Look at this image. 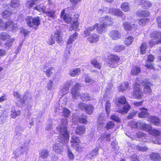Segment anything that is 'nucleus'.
<instances>
[{"instance_id":"nucleus-31","label":"nucleus","mask_w":161,"mask_h":161,"mask_svg":"<svg viewBox=\"0 0 161 161\" xmlns=\"http://www.w3.org/2000/svg\"><path fill=\"white\" fill-rule=\"evenodd\" d=\"M142 111L139 113L138 114V116L140 118L148 117L149 116V114L147 112V109L145 108H142Z\"/></svg>"},{"instance_id":"nucleus-42","label":"nucleus","mask_w":161,"mask_h":161,"mask_svg":"<svg viewBox=\"0 0 161 161\" xmlns=\"http://www.w3.org/2000/svg\"><path fill=\"white\" fill-rule=\"evenodd\" d=\"M66 98H64L63 100L61 98L60 99L59 105H61V108H56L55 111L56 112H59L62 109V107L66 104Z\"/></svg>"},{"instance_id":"nucleus-36","label":"nucleus","mask_w":161,"mask_h":161,"mask_svg":"<svg viewBox=\"0 0 161 161\" xmlns=\"http://www.w3.org/2000/svg\"><path fill=\"white\" fill-rule=\"evenodd\" d=\"M63 147L60 146L59 144L56 143L53 145V148L54 151L58 153H60L63 151Z\"/></svg>"},{"instance_id":"nucleus-54","label":"nucleus","mask_w":161,"mask_h":161,"mask_svg":"<svg viewBox=\"0 0 161 161\" xmlns=\"http://www.w3.org/2000/svg\"><path fill=\"white\" fill-rule=\"evenodd\" d=\"M148 21V19L144 18L141 19L139 20V24L141 26H144Z\"/></svg>"},{"instance_id":"nucleus-46","label":"nucleus","mask_w":161,"mask_h":161,"mask_svg":"<svg viewBox=\"0 0 161 161\" xmlns=\"http://www.w3.org/2000/svg\"><path fill=\"white\" fill-rule=\"evenodd\" d=\"M68 87L64 85L61 87L60 93L62 95H65L68 93Z\"/></svg>"},{"instance_id":"nucleus-18","label":"nucleus","mask_w":161,"mask_h":161,"mask_svg":"<svg viewBox=\"0 0 161 161\" xmlns=\"http://www.w3.org/2000/svg\"><path fill=\"white\" fill-rule=\"evenodd\" d=\"M123 27L125 30L130 31L132 30H135V29L137 27V25L134 24L131 25L127 22H125L123 24Z\"/></svg>"},{"instance_id":"nucleus-21","label":"nucleus","mask_w":161,"mask_h":161,"mask_svg":"<svg viewBox=\"0 0 161 161\" xmlns=\"http://www.w3.org/2000/svg\"><path fill=\"white\" fill-rule=\"evenodd\" d=\"M21 112L20 110L17 109V107H13L11 111V117L13 119L15 118L17 116H19L20 115Z\"/></svg>"},{"instance_id":"nucleus-15","label":"nucleus","mask_w":161,"mask_h":161,"mask_svg":"<svg viewBox=\"0 0 161 161\" xmlns=\"http://www.w3.org/2000/svg\"><path fill=\"white\" fill-rule=\"evenodd\" d=\"M109 36L114 40H118L122 36L120 32L116 30L111 31L109 33Z\"/></svg>"},{"instance_id":"nucleus-2","label":"nucleus","mask_w":161,"mask_h":161,"mask_svg":"<svg viewBox=\"0 0 161 161\" xmlns=\"http://www.w3.org/2000/svg\"><path fill=\"white\" fill-rule=\"evenodd\" d=\"M100 24L97 23V26L96 30L97 32L100 34L105 32V28L107 25H111L113 24V19L110 17L107 16L102 18L100 19Z\"/></svg>"},{"instance_id":"nucleus-20","label":"nucleus","mask_w":161,"mask_h":161,"mask_svg":"<svg viewBox=\"0 0 161 161\" xmlns=\"http://www.w3.org/2000/svg\"><path fill=\"white\" fill-rule=\"evenodd\" d=\"M65 9H63L61 13V17L65 22L69 23L71 21L70 16L67 14H65Z\"/></svg>"},{"instance_id":"nucleus-25","label":"nucleus","mask_w":161,"mask_h":161,"mask_svg":"<svg viewBox=\"0 0 161 161\" xmlns=\"http://www.w3.org/2000/svg\"><path fill=\"white\" fill-rule=\"evenodd\" d=\"M40 0H30L28 1L27 3V6L29 8H31L34 5L37 4L39 2ZM48 3L50 5L52 3V2L50 0H47Z\"/></svg>"},{"instance_id":"nucleus-63","label":"nucleus","mask_w":161,"mask_h":161,"mask_svg":"<svg viewBox=\"0 0 161 161\" xmlns=\"http://www.w3.org/2000/svg\"><path fill=\"white\" fill-rule=\"evenodd\" d=\"M111 119L115 121L119 122L120 121L119 118L115 115H113L111 116Z\"/></svg>"},{"instance_id":"nucleus-11","label":"nucleus","mask_w":161,"mask_h":161,"mask_svg":"<svg viewBox=\"0 0 161 161\" xmlns=\"http://www.w3.org/2000/svg\"><path fill=\"white\" fill-rule=\"evenodd\" d=\"M133 96L138 99L142 98L143 96V94L141 89L140 85L138 83H135V84H133Z\"/></svg>"},{"instance_id":"nucleus-14","label":"nucleus","mask_w":161,"mask_h":161,"mask_svg":"<svg viewBox=\"0 0 161 161\" xmlns=\"http://www.w3.org/2000/svg\"><path fill=\"white\" fill-rule=\"evenodd\" d=\"M142 85L144 86V91L145 92L147 93H150L152 91L150 89V87L152 86L151 83L147 79H144L142 82Z\"/></svg>"},{"instance_id":"nucleus-43","label":"nucleus","mask_w":161,"mask_h":161,"mask_svg":"<svg viewBox=\"0 0 161 161\" xmlns=\"http://www.w3.org/2000/svg\"><path fill=\"white\" fill-rule=\"evenodd\" d=\"M86 118V116L83 114H82L81 116L79 118H77L76 120H78L80 123L86 124L87 123Z\"/></svg>"},{"instance_id":"nucleus-27","label":"nucleus","mask_w":161,"mask_h":161,"mask_svg":"<svg viewBox=\"0 0 161 161\" xmlns=\"http://www.w3.org/2000/svg\"><path fill=\"white\" fill-rule=\"evenodd\" d=\"M85 130V126H78L76 128L75 133L77 135H82L84 133Z\"/></svg>"},{"instance_id":"nucleus-29","label":"nucleus","mask_w":161,"mask_h":161,"mask_svg":"<svg viewBox=\"0 0 161 161\" xmlns=\"http://www.w3.org/2000/svg\"><path fill=\"white\" fill-rule=\"evenodd\" d=\"M80 73V69L79 68H75L71 69L69 72V74L73 77H75L79 75Z\"/></svg>"},{"instance_id":"nucleus-56","label":"nucleus","mask_w":161,"mask_h":161,"mask_svg":"<svg viewBox=\"0 0 161 161\" xmlns=\"http://www.w3.org/2000/svg\"><path fill=\"white\" fill-rule=\"evenodd\" d=\"M114 126V122L112 121H110L107 124L106 128L107 129H112L113 128Z\"/></svg>"},{"instance_id":"nucleus-52","label":"nucleus","mask_w":161,"mask_h":161,"mask_svg":"<svg viewBox=\"0 0 161 161\" xmlns=\"http://www.w3.org/2000/svg\"><path fill=\"white\" fill-rule=\"evenodd\" d=\"M147 48V45L145 43L143 42L142 43L141 47H140V52L142 54H144L145 53L146 49Z\"/></svg>"},{"instance_id":"nucleus-39","label":"nucleus","mask_w":161,"mask_h":161,"mask_svg":"<svg viewBox=\"0 0 161 161\" xmlns=\"http://www.w3.org/2000/svg\"><path fill=\"white\" fill-rule=\"evenodd\" d=\"M149 121L156 126L159 124L160 120L157 117L155 116L151 117L149 119Z\"/></svg>"},{"instance_id":"nucleus-34","label":"nucleus","mask_w":161,"mask_h":161,"mask_svg":"<svg viewBox=\"0 0 161 161\" xmlns=\"http://www.w3.org/2000/svg\"><path fill=\"white\" fill-rule=\"evenodd\" d=\"M71 144L77 150H80L82 148L81 146V143L79 142H71Z\"/></svg>"},{"instance_id":"nucleus-35","label":"nucleus","mask_w":161,"mask_h":161,"mask_svg":"<svg viewBox=\"0 0 161 161\" xmlns=\"http://www.w3.org/2000/svg\"><path fill=\"white\" fill-rule=\"evenodd\" d=\"M152 127L149 130H147L148 131L149 134L154 136H158L161 134V132L159 130L155 129H151Z\"/></svg>"},{"instance_id":"nucleus-13","label":"nucleus","mask_w":161,"mask_h":161,"mask_svg":"<svg viewBox=\"0 0 161 161\" xmlns=\"http://www.w3.org/2000/svg\"><path fill=\"white\" fill-rule=\"evenodd\" d=\"M16 28V26L15 24L10 21L6 22L4 23L1 19H0V29L4 30L6 29H14Z\"/></svg>"},{"instance_id":"nucleus-61","label":"nucleus","mask_w":161,"mask_h":161,"mask_svg":"<svg viewBox=\"0 0 161 161\" xmlns=\"http://www.w3.org/2000/svg\"><path fill=\"white\" fill-rule=\"evenodd\" d=\"M79 108L82 110H85L86 105L84 103H80L78 104Z\"/></svg>"},{"instance_id":"nucleus-45","label":"nucleus","mask_w":161,"mask_h":161,"mask_svg":"<svg viewBox=\"0 0 161 161\" xmlns=\"http://www.w3.org/2000/svg\"><path fill=\"white\" fill-rule=\"evenodd\" d=\"M94 108L92 105H87L85 110L89 114H91L93 113Z\"/></svg>"},{"instance_id":"nucleus-17","label":"nucleus","mask_w":161,"mask_h":161,"mask_svg":"<svg viewBox=\"0 0 161 161\" xmlns=\"http://www.w3.org/2000/svg\"><path fill=\"white\" fill-rule=\"evenodd\" d=\"M99 39V36L97 33L92 34L87 38V40L92 43H95Z\"/></svg>"},{"instance_id":"nucleus-30","label":"nucleus","mask_w":161,"mask_h":161,"mask_svg":"<svg viewBox=\"0 0 161 161\" xmlns=\"http://www.w3.org/2000/svg\"><path fill=\"white\" fill-rule=\"evenodd\" d=\"M134 40L133 37L131 36H129L126 37L124 40V44L128 46L131 44Z\"/></svg>"},{"instance_id":"nucleus-16","label":"nucleus","mask_w":161,"mask_h":161,"mask_svg":"<svg viewBox=\"0 0 161 161\" xmlns=\"http://www.w3.org/2000/svg\"><path fill=\"white\" fill-rule=\"evenodd\" d=\"M154 57L152 55H148L147 56V59L146 61L145 66L148 69H154L152 64V62L154 60Z\"/></svg>"},{"instance_id":"nucleus-55","label":"nucleus","mask_w":161,"mask_h":161,"mask_svg":"<svg viewBox=\"0 0 161 161\" xmlns=\"http://www.w3.org/2000/svg\"><path fill=\"white\" fill-rule=\"evenodd\" d=\"M68 156L69 160H73L75 158V156L71 150L70 149H68Z\"/></svg>"},{"instance_id":"nucleus-41","label":"nucleus","mask_w":161,"mask_h":161,"mask_svg":"<svg viewBox=\"0 0 161 161\" xmlns=\"http://www.w3.org/2000/svg\"><path fill=\"white\" fill-rule=\"evenodd\" d=\"M91 63L95 68L98 69H100L101 68V64L97 60L95 59H92L91 61Z\"/></svg>"},{"instance_id":"nucleus-58","label":"nucleus","mask_w":161,"mask_h":161,"mask_svg":"<svg viewBox=\"0 0 161 161\" xmlns=\"http://www.w3.org/2000/svg\"><path fill=\"white\" fill-rule=\"evenodd\" d=\"M97 23H96L94 25H92V26H89L86 29L91 32H92L94 31L96 28H97Z\"/></svg>"},{"instance_id":"nucleus-22","label":"nucleus","mask_w":161,"mask_h":161,"mask_svg":"<svg viewBox=\"0 0 161 161\" xmlns=\"http://www.w3.org/2000/svg\"><path fill=\"white\" fill-rule=\"evenodd\" d=\"M108 11L109 12V13L119 17L122 16L123 14V12L119 8H111Z\"/></svg>"},{"instance_id":"nucleus-47","label":"nucleus","mask_w":161,"mask_h":161,"mask_svg":"<svg viewBox=\"0 0 161 161\" xmlns=\"http://www.w3.org/2000/svg\"><path fill=\"white\" fill-rule=\"evenodd\" d=\"M129 85L128 83L125 82L122 84L119 87V90L122 92L126 90Z\"/></svg>"},{"instance_id":"nucleus-19","label":"nucleus","mask_w":161,"mask_h":161,"mask_svg":"<svg viewBox=\"0 0 161 161\" xmlns=\"http://www.w3.org/2000/svg\"><path fill=\"white\" fill-rule=\"evenodd\" d=\"M28 149L26 147L18 148L14 152L15 158H17L20 155L24 153V152H27Z\"/></svg>"},{"instance_id":"nucleus-60","label":"nucleus","mask_w":161,"mask_h":161,"mask_svg":"<svg viewBox=\"0 0 161 161\" xmlns=\"http://www.w3.org/2000/svg\"><path fill=\"white\" fill-rule=\"evenodd\" d=\"M63 112L64 116L66 117H68L70 114V111L65 108L63 109Z\"/></svg>"},{"instance_id":"nucleus-33","label":"nucleus","mask_w":161,"mask_h":161,"mask_svg":"<svg viewBox=\"0 0 161 161\" xmlns=\"http://www.w3.org/2000/svg\"><path fill=\"white\" fill-rule=\"evenodd\" d=\"M141 71L140 68L137 66H134L132 67L131 69V73L133 75H137Z\"/></svg>"},{"instance_id":"nucleus-8","label":"nucleus","mask_w":161,"mask_h":161,"mask_svg":"<svg viewBox=\"0 0 161 161\" xmlns=\"http://www.w3.org/2000/svg\"><path fill=\"white\" fill-rule=\"evenodd\" d=\"M26 21L28 26L35 29H37V26L40 24L39 18L38 17L33 18L31 16H28L26 18Z\"/></svg>"},{"instance_id":"nucleus-32","label":"nucleus","mask_w":161,"mask_h":161,"mask_svg":"<svg viewBox=\"0 0 161 161\" xmlns=\"http://www.w3.org/2000/svg\"><path fill=\"white\" fill-rule=\"evenodd\" d=\"M150 158L151 159L155 161H159L161 158V157L159 155L155 153H152L150 155Z\"/></svg>"},{"instance_id":"nucleus-38","label":"nucleus","mask_w":161,"mask_h":161,"mask_svg":"<svg viewBox=\"0 0 161 161\" xmlns=\"http://www.w3.org/2000/svg\"><path fill=\"white\" fill-rule=\"evenodd\" d=\"M121 9L124 12H128L130 10V8L128 3H123L121 6Z\"/></svg>"},{"instance_id":"nucleus-50","label":"nucleus","mask_w":161,"mask_h":161,"mask_svg":"<svg viewBox=\"0 0 161 161\" xmlns=\"http://www.w3.org/2000/svg\"><path fill=\"white\" fill-rule=\"evenodd\" d=\"M125 47L122 45H118L115 46L114 50L116 52H120L124 50Z\"/></svg>"},{"instance_id":"nucleus-9","label":"nucleus","mask_w":161,"mask_h":161,"mask_svg":"<svg viewBox=\"0 0 161 161\" xmlns=\"http://www.w3.org/2000/svg\"><path fill=\"white\" fill-rule=\"evenodd\" d=\"M120 60V58L117 55H109L108 56L107 65L110 67L114 68L118 65Z\"/></svg>"},{"instance_id":"nucleus-1","label":"nucleus","mask_w":161,"mask_h":161,"mask_svg":"<svg viewBox=\"0 0 161 161\" xmlns=\"http://www.w3.org/2000/svg\"><path fill=\"white\" fill-rule=\"evenodd\" d=\"M67 119L64 118L61 120V124L57 127V129L59 133L60 139L64 141L68 140L69 137V133L67 130Z\"/></svg>"},{"instance_id":"nucleus-53","label":"nucleus","mask_w":161,"mask_h":161,"mask_svg":"<svg viewBox=\"0 0 161 161\" xmlns=\"http://www.w3.org/2000/svg\"><path fill=\"white\" fill-rule=\"evenodd\" d=\"M11 14L10 11L8 10H5L2 13V16L4 19H7L10 16Z\"/></svg>"},{"instance_id":"nucleus-49","label":"nucleus","mask_w":161,"mask_h":161,"mask_svg":"<svg viewBox=\"0 0 161 161\" xmlns=\"http://www.w3.org/2000/svg\"><path fill=\"white\" fill-rule=\"evenodd\" d=\"M140 4L144 5L146 8L150 7L152 4L150 1H146L145 0H141Z\"/></svg>"},{"instance_id":"nucleus-51","label":"nucleus","mask_w":161,"mask_h":161,"mask_svg":"<svg viewBox=\"0 0 161 161\" xmlns=\"http://www.w3.org/2000/svg\"><path fill=\"white\" fill-rule=\"evenodd\" d=\"M105 109L107 115H109L110 111L111 104L109 101H107L105 103Z\"/></svg>"},{"instance_id":"nucleus-24","label":"nucleus","mask_w":161,"mask_h":161,"mask_svg":"<svg viewBox=\"0 0 161 161\" xmlns=\"http://www.w3.org/2000/svg\"><path fill=\"white\" fill-rule=\"evenodd\" d=\"M136 15L139 17H148L150 13L147 10H141L137 12Z\"/></svg>"},{"instance_id":"nucleus-57","label":"nucleus","mask_w":161,"mask_h":161,"mask_svg":"<svg viewBox=\"0 0 161 161\" xmlns=\"http://www.w3.org/2000/svg\"><path fill=\"white\" fill-rule=\"evenodd\" d=\"M111 8H108L106 7H103V8L99 10V13H109V12L108 11H110Z\"/></svg>"},{"instance_id":"nucleus-40","label":"nucleus","mask_w":161,"mask_h":161,"mask_svg":"<svg viewBox=\"0 0 161 161\" xmlns=\"http://www.w3.org/2000/svg\"><path fill=\"white\" fill-rule=\"evenodd\" d=\"M110 137V135H108L105 133H103L100 136V138L99 139V140L100 141L103 140L109 141L111 140Z\"/></svg>"},{"instance_id":"nucleus-64","label":"nucleus","mask_w":161,"mask_h":161,"mask_svg":"<svg viewBox=\"0 0 161 161\" xmlns=\"http://www.w3.org/2000/svg\"><path fill=\"white\" fill-rule=\"evenodd\" d=\"M157 23L158 27L161 28V16L158 17L157 18Z\"/></svg>"},{"instance_id":"nucleus-59","label":"nucleus","mask_w":161,"mask_h":161,"mask_svg":"<svg viewBox=\"0 0 161 161\" xmlns=\"http://www.w3.org/2000/svg\"><path fill=\"white\" fill-rule=\"evenodd\" d=\"M53 70H54L53 68H51L47 70L46 72V74L48 77H49L52 75L53 73Z\"/></svg>"},{"instance_id":"nucleus-3","label":"nucleus","mask_w":161,"mask_h":161,"mask_svg":"<svg viewBox=\"0 0 161 161\" xmlns=\"http://www.w3.org/2000/svg\"><path fill=\"white\" fill-rule=\"evenodd\" d=\"M126 103V98L124 96H122L119 97L116 103L118 106L117 111L123 114L127 113L129 110L130 106Z\"/></svg>"},{"instance_id":"nucleus-48","label":"nucleus","mask_w":161,"mask_h":161,"mask_svg":"<svg viewBox=\"0 0 161 161\" xmlns=\"http://www.w3.org/2000/svg\"><path fill=\"white\" fill-rule=\"evenodd\" d=\"M10 38V36L6 33H0V40L4 41L9 39Z\"/></svg>"},{"instance_id":"nucleus-10","label":"nucleus","mask_w":161,"mask_h":161,"mask_svg":"<svg viewBox=\"0 0 161 161\" xmlns=\"http://www.w3.org/2000/svg\"><path fill=\"white\" fill-rule=\"evenodd\" d=\"M13 95L17 99H19L18 101L19 105H22L25 103V101L31 98V96L28 92L26 93L24 96L23 98L20 97V94L17 92L15 91L13 93Z\"/></svg>"},{"instance_id":"nucleus-12","label":"nucleus","mask_w":161,"mask_h":161,"mask_svg":"<svg viewBox=\"0 0 161 161\" xmlns=\"http://www.w3.org/2000/svg\"><path fill=\"white\" fill-rule=\"evenodd\" d=\"M55 41H56L58 43H60L62 41V36L60 32L59 31H57L55 32L54 34H52L49 40V43L53 44L55 43Z\"/></svg>"},{"instance_id":"nucleus-6","label":"nucleus","mask_w":161,"mask_h":161,"mask_svg":"<svg viewBox=\"0 0 161 161\" xmlns=\"http://www.w3.org/2000/svg\"><path fill=\"white\" fill-rule=\"evenodd\" d=\"M152 40L149 42L151 47L156 44L161 43V33L160 32L154 31L150 35Z\"/></svg>"},{"instance_id":"nucleus-37","label":"nucleus","mask_w":161,"mask_h":161,"mask_svg":"<svg viewBox=\"0 0 161 161\" xmlns=\"http://www.w3.org/2000/svg\"><path fill=\"white\" fill-rule=\"evenodd\" d=\"M79 27V23L77 20H75L73 21L71 24V27L69 29V30L72 31L74 30L77 31L78 28Z\"/></svg>"},{"instance_id":"nucleus-23","label":"nucleus","mask_w":161,"mask_h":161,"mask_svg":"<svg viewBox=\"0 0 161 161\" xmlns=\"http://www.w3.org/2000/svg\"><path fill=\"white\" fill-rule=\"evenodd\" d=\"M78 35V34L75 32L74 34L70 36L67 41V44H71L76 40Z\"/></svg>"},{"instance_id":"nucleus-44","label":"nucleus","mask_w":161,"mask_h":161,"mask_svg":"<svg viewBox=\"0 0 161 161\" xmlns=\"http://www.w3.org/2000/svg\"><path fill=\"white\" fill-rule=\"evenodd\" d=\"M19 0H11V6L13 8H16L19 6Z\"/></svg>"},{"instance_id":"nucleus-4","label":"nucleus","mask_w":161,"mask_h":161,"mask_svg":"<svg viewBox=\"0 0 161 161\" xmlns=\"http://www.w3.org/2000/svg\"><path fill=\"white\" fill-rule=\"evenodd\" d=\"M80 86L79 84L77 83L73 87L71 92L73 98L75 99L77 98L78 97L80 96L81 100L83 101L89 100L90 97L88 94H80L79 91Z\"/></svg>"},{"instance_id":"nucleus-5","label":"nucleus","mask_w":161,"mask_h":161,"mask_svg":"<svg viewBox=\"0 0 161 161\" xmlns=\"http://www.w3.org/2000/svg\"><path fill=\"white\" fill-rule=\"evenodd\" d=\"M46 7L42 4L38 5L34 7L35 9L39 12H42L43 13L46 14L47 17L53 19L55 18L56 16L55 11L52 10L47 11L46 10Z\"/></svg>"},{"instance_id":"nucleus-7","label":"nucleus","mask_w":161,"mask_h":161,"mask_svg":"<svg viewBox=\"0 0 161 161\" xmlns=\"http://www.w3.org/2000/svg\"><path fill=\"white\" fill-rule=\"evenodd\" d=\"M129 125L133 128L138 127L140 129L147 131L151 129V126L149 125H146L143 122H137L135 121L132 120L128 123Z\"/></svg>"},{"instance_id":"nucleus-26","label":"nucleus","mask_w":161,"mask_h":161,"mask_svg":"<svg viewBox=\"0 0 161 161\" xmlns=\"http://www.w3.org/2000/svg\"><path fill=\"white\" fill-rule=\"evenodd\" d=\"M146 134L142 132H139L136 134L135 135L132 136L131 138L132 140H137V138H140L142 139L145 137Z\"/></svg>"},{"instance_id":"nucleus-28","label":"nucleus","mask_w":161,"mask_h":161,"mask_svg":"<svg viewBox=\"0 0 161 161\" xmlns=\"http://www.w3.org/2000/svg\"><path fill=\"white\" fill-rule=\"evenodd\" d=\"M49 151L46 149L42 150L39 153L40 156L42 158H46L49 155Z\"/></svg>"},{"instance_id":"nucleus-62","label":"nucleus","mask_w":161,"mask_h":161,"mask_svg":"<svg viewBox=\"0 0 161 161\" xmlns=\"http://www.w3.org/2000/svg\"><path fill=\"white\" fill-rule=\"evenodd\" d=\"M137 149L140 151H146L148 150V148L147 147H143L139 146H137Z\"/></svg>"}]
</instances>
